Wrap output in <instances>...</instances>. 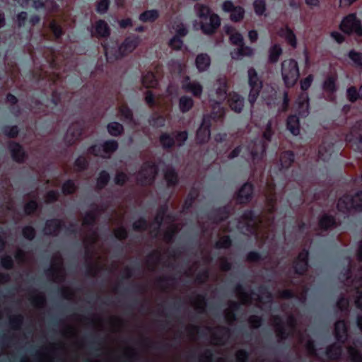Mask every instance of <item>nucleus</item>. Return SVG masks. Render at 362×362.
<instances>
[{"label":"nucleus","mask_w":362,"mask_h":362,"mask_svg":"<svg viewBox=\"0 0 362 362\" xmlns=\"http://www.w3.org/2000/svg\"><path fill=\"white\" fill-rule=\"evenodd\" d=\"M28 298L35 308H42L45 306L46 298L42 292H37L35 289L30 290L28 293Z\"/></svg>","instance_id":"58836bf2"},{"label":"nucleus","mask_w":362,"mask_h":362,"mask_svg":"<svg viewBox=\"0 0 362 362\" xmlns=\"http://www.w3.org/2000/svg\"><path fill=\"white\" fill-rule=\"evenodd\" d=\"M276 160L281 170H287L293 165L295 162V154L290 150L283 151L278 153Z\"/></svg>","instance_id":"2f4dec72"},{"label":"nucleus","mask_w":362,"mask_h":362,"mask_svg":"<svg viewBox=\"0 0 362 362\" xmlns=\"http://www.w3.org/2000/svg\"><path fill=\"white\" fill-rule=\"evenodd\" d=\"M61 228L62 223L59 220H48L45 223L44 233L45 235L56 236L59 233Z\"/></svg>","instance_id":"8fccbe9b"},{"label":"nucleus","mask_w":362,"mask_h":362,"mask_svg":"<svg viewBox=\"0 0 362 362\" xmlns=\"http://www.w3.org/2000/svg\"><path fill=\"white\" fill-rule=\"evenodd\" d=\"M98 234L96 231H90L83 237V243L85 247V259L87 264V273L89 276L95 277L103 269H106L107 261V252L103 251L101 255L91 251L93 245L98 241Z\"/></svg>","instance_id":"f257e3e1"},{"label":"nucleus","mask_w":362,"mask_h":362,"mask_svg":"<svg viewBox=\"0 0 362 362\" xmlns=\"http://www.w3.org/2000/svg\"><path fill=\"white\" fill-rule=\"evenodd\" d=\"M265 197V209L269 214H274L276 211L277 198L276 185L272 180H267L263 190Z\"/></svg>","instance_id":"a211bd4d"},{"label":"nucleus","mask_w":362,"mask_h":362,"mask_svg":"<svg viewBox=\"0 0 362 362\" xmlns=\"http://www.w3.org/2000/svg\"><path fill=\"white\" fill-rule=\"evenodd\" d=\"M279 35L284 38L291 49H295L297 47V39L293 30L288 26L286 25L284 28H281L279 32Z\"/></svg>","instance_id":"4c0bfd02"},{"label":"nucleus","mask_w":362,"mask_h":362,"mask_svg":"<svg viewBox=\"0 0 362 362\" xmlns=\"http://www.w3.org/2000/svg\"><path fill=\"white\" fill-rule=\"evenodd\" d=\"M210 113L204 114L202 119L208 121L212 125V122L215 123H220L223 124L225 121L226 110L224 107L221 106V103L217 100H213L210 103Z\"/></svg>","instance_id":"dca6fc26"},{"label":"nucleus","mask_w":362,"mask_h":362,"mask_svg":"<svg viewBox=\"0 0 362 362\" xmlns=\"http://www.w3.org/2000/svg\"><path fill=\"white\" fill-rule=\"evenodd\" d=\"M107 322L111 332H119L123 328L124 323L122 320L117 316L112 315L109 317Z\"/></svg>","instance_id":"13d9d810"},{"label":"nucleus","mask_w":362,"mask_h":362,"mask_svg":"<svg viewBox=\"0 0 362 362\" xmlns=\"http://www.w3.org/2000/svg\"><path fill=\"white\" fill-rule=\"evenodd\" d=\"M235 52L238 58L245 57H250L255 54V50L252 47L245 45V42L238 46Z\"/></svg>","instance_id":"e2e57ef3"},{"label":"nucleus","mask_w":362,"mask_h":362,"mask_svg":"<svg viewBox=\"0 0 362 362\" xmlns=\"http://www.w3.org/2000/svg\"><path fill=\"white\" fill-rule=\"evenodd\" d=\"M194 8L199 18V26L202 33L208 36L216 34L221 24L220 16L204 4L197 3Z\"/></svg>","instance_id":"7ed1b4c3"},{"label":"nucleus","mask_w":362,"mask_h":362,"mask_svg":"<svg viewBox=\"0 0 362 362\" xmlns=\"http://www.w3.org/2000/svg\"><path fill=\"white\" fill-rule=\"evenodd\" d=\"M254 187L249 182L244 183L235 193L237 204L245 205L250 203L253 197Z\"/></svg>","instance_id":"bb28decb"},{"label":"nucleus","mask_w":362,"mask_h":362,"mask_svg":"<svg viewBox=\"0 0 362 362\" xmlns=\"http://www.w3.org/2000/svg\"><path fill=\"white\" fill-rule=\"evenodd\" d=\"M193 308L199 313H204L206 306L205 298L202 295H197L190 300Z\"/></svg>","instance_id":"4d7b16f0"},{"label":"nucleus","mask_w":362,"mask_h":362,"mask_svg":"<svg viewBox=\"0 0 362 362\" xmlns=\"http://www.w3.org/2000/svg\"><path fill=\"white\" fill-rule=\"evenodd\" d=\"M159 17V13L157 10H148L145 11L139 15V20L141 22H154Z\"/></svg>","instance_id":"680f3d73"},{"label":"nucleus","mask_w":362,"mask_h":362,"mask_svg":"<svg viewBox=\"0 0 362 362\" xmlns=\"http://www.w3.org/2000/svg\"><path fill=\"white\" fill-rule=\"evenodd\" d=\"M247 75L248 85L250 88L247 100L251 108H253L260 93L262 90L264 86L263 81L258 76L257 72L253 67L248 69Z\"/></svg>","instance_id":"9b49d317"},{"label":"nucleus","mask_w":362,"mask_h":362,"mask_svg":"<svg viewBox=\"0 0 362 362\" xmlns=\"http://www.w3.org/2000/svg\"><path fill=\"white\" fill-rule=\"evenodd\" d=\"M296 111L299 117H306L309 115V98L306 92H302L298 97Z\"/></svg>","instance_id":"f704fd0d"},{"label":"nucleus","mask_w":362,"mask_h":362,"mask_svg":"<svg viewBox=\"0 0 362 362\" xmlns=\"http://www.w3.org/2000/svg\"><path fill=\"white\" fill-rule=\"evenodd\" d=\"M108 133L115 137L120 136L124 134V129L122 124L117 122H112L107 125Z\"/></svg>","instance_id":"bf43d9fd"},{"label":"nucleus","mask_w":362,"mask_h":362,"mask_svg":"<svg viewBox=\"0 0 362 362\" xmlns=\"http://www.w3.org/2000/svg\"><path fill=\"white\" fill-rule=\"evenodd\" d=\"M281 72L286 88H293L300 76L298 62L294 59L284 60L281 64Z\"/></svg>","instance_id":"0eeeda50"},{"label":"nucleus","mask_w":362,"mask_h":362,"mask_svg":"<svg viewBox=\"0 0 362 362\" xmlns=\"http://www.w3.org/2000/svg\"><path fill=\"white\" fill-rule=\"evenodd\" d=\"M189 76H185L182 81V88L187 93H191L196 98H201L203 87L199 82L189 81Z\"/></svg>","instance_id":"c756f323"},{"label":"nucleus","mask_w":362,"mask_h":362,"mask_svg":"<svg viewBox=\"0 0 362 362\" xmlns=\"http://www.w3.org/2000/svg\"><path fill=\"white\" fill-rule=\"evenodd\" d=\"M14 257L18 264H33L35 262L34 254L32 251L25 252L21 248L16 250Z\"/></svg>","instance_id":"79ce46f5"},{"label":"nucleus","mask_w":362,"mask_h":362,"mask_svg":"<svg viewBox=\"0 0 362 362\" xmlns=\"http://www.w3.org/2000/svg\"><path fill=\"white\" fill-rule=\"evenodd\" d=\"M164 179L168 187L175 186L179 181L177 173L171 166H167L164 170Z\"/></svg>","instance_id":"3c124183"},{"label":"nucleus","mask_w":362,"mask_h":362,"mask_svg":"<svg viewBox=\"0 0 362 362\" xmlns=\"http://www.w3.org/2000/svg\"><path fill=\"white\" fill-rule=\"evenodd\" d=\"M182 37L173 35L168 42V47L173 51H180L182 49L184 42Z\"/></svg>","instance_id":"774afa93"},{"label":"nucleus","mask_w":362,"mask_h":362,"mask_svg":"<svg viewBox=\"0 0 362 362\" xmlns=\"http://www.w3.org/2000/svg\"><path fill=\"white\" fill-rule=\"evenodd\" d=\"M283 50L279 44L272 45L268 49V57L267 63L269 65H274L278 62L280 57L282 55Z\"/></svg>","instance_id":"37998d69"},{"label":"nucleus","mask_w":362,"mask_h":362,"mask_svg":"<svg viewBox=\"0 0 362 362\" xmlns=\"http://www.w3.org/2000/svg\"><path fill=\"white\" fill-rule=\"evenodd\" d=\"M337 209L344 214L350 213L352 210L361 211L362 191H358L354 196H351L348 193L344 194L337 199Z\"/></svg>","instance_id":"6e6552de"},{"label":"nucleus","mask_w":362,"mask_h":362,"mask_svg":"<svg viewBox=\"0 0 362 362\" xmlns=\"http://www.w3.org/2000/svg\"><path fill=\"white\" fill-rule=\"evenodd\" d=\"M268 146L262 143L260 141L257 143L255 141H251L247 146L250 158L253 164H256L262 160L266 156V151Z\"/></svg>","instance_id":"b1692460"},{"label":"nucleus","mask_w":362,"mask_h":362,"mask_svg":"<svg viewBox=\"0 0 362 362\" xmlns=\"http://www.w3.org/2000/svg\"><path fill=\"white\" fill-rule=\"evenodd\" d=\"M8 147L11 156L16 162L19 163L25 162L27 155L24 151L23 146L19 143L11 141L8 144Z\"/></svg>","instance_id":"e433bc0d"},{"label":"nucleus","mask_w":362,"mask_h":362,"mask_svg":"<svg viewBox=\"0 0 362 362\" xmlns=\"http://www.w3.org/2000/svg\"><path fill=\"white\" fill-rule=\"evenodd\" d=\"M211 124L208 121L206 122L202 119V122L195 135V142L197 144L202 145L209 141L211 139Z\"/></svg>","instance_id":"c85d7f7f"},{"label":"nucleus","mask_w":362,"mask_h":362,"mask_svg":"<svg viewBox=\"0 0 362 362\" xmlns=\"http://www.w3.org/2000/svg\"><path fill=\"white\" fill-rule=\"evenodd\" d=\"M117 116L122 120L129 122H132L134 119L133 112L126 103H122L118 106Z\"/></svg>","instance_id":"5fc2aeb1"},{"label":"nucleus","mask_w":362,"mask_h":362,"mask_svg":"<svg viewBox=\"0 0 362 362\" xmlns=\"http://www.w3.org/2000/svg\"><path fill=\"white\" fill-rule=\"evenodd\" d=\"M223 30L229 37V42L232 45L237 47L244 42L243 36L236 30V28L231 25H226L223 27Z\"/></svg>","instance_id":"c9c22d12"},{"label":"nucleus","mask_w":362,"mask_h":362,"mask_svg":"<svg viewBox=\"0 0 362 362\" xmlns=\"http://www.w3.org/2000/svg\"><path fill=\"white\" fill-rule=\"evenodd\" d=\"M210 332V342L213 345H223L229 339L230 329L223 326H216L213 329H209Z\"/></svg>","instance_id":"412c9836"},{"label":"nucleus","mask_w":362,"mask_h":362,"mask_svg":"<svg viewBox=\"0 0 362 362\" xmlns=\"http://www.w3.org/2000/svg\"><path fill=\"white\" fill-rule=\"evenodd\" d=\"M57 52L52 47H45L42 50V57L45 59L52 69H58L59 66L57 59L59 56Z\"/></svg>","instance_id":"c03bdc74"},{"label":"nucleus","mask_w":362,"mask_h":362,"mask_svg":"<svg viewBox=\"0 0 362 362\" xmlns=\"http://www.w3.org/2000/svg\"><path fill=\"white\" fill-rule=\"evenodd\" d=\"M336 218L330 214L324 213L318 217L317 228L322 231L333 230L339 226Z\"/></svg>","instance_id":"7c9ffc66"},{"label":"nucleus","mask_w":362,"mask_h":362,"mask_svg":"<svg viewBox=\"0 0 362 362\" xmlns=\"http://www.w3.org/2000/svg\"><path fill=\"white\" fill-rule=\"evenodd\" d=\"M334 334L339 341L344 342L348 336V327L344 320H338L334 324Z\"/></svg>","instance_id":"a18cd8bd"},{"label":"nucleus","mask_w":362,"mask_h":362,"mask_svg":"<svg viewBox=\"0 0 362 362\" xmlns=\"http://www.w3.org/2000/svg\"><path fill=\"white\" fill-rule=\"evenodd\" d=\"M348 358L350 362H362V354L352 346L347 347Z\"/></svg>","instance_id":"338daca9"},{"label":"nucleus","mask_w":362,"mask_h":362,"mask_svg":"<svg viewBox=\"0 0 362 362\" xmlns=\"http://www.w3.org/2000/svg\"><path fill=\"white\" fill-rule=\"evenodd\" d=\"M216 94L218 97L226 95L229 88L228 81L226 76H221L216 80Z\"/></svg>","instance_id":"603ef678"},{"label":"nucleus","mask_w":362,"mask_h":362,"mask_svg":"<svg viewBox=\"0 0 362 362\" xmlns=\"http://www.w3.org/2000/svg\"><path fill=\"white\" fill-rule=\"evenodd\" d=\"M38 199V193L37 191H33L30 193H28L24 199L26 201V203L24 205V212L27 215L33 214L37 209L39 208V205L37 203Z\"/></svg>","instance_id":"473e14b6"},{"label":"nucleus","mask_w":362,"mask_h":362,"mask_svg":"<svg viewBox=\"0 0 362 362\" xmlns=\"http://www.w3.org/2000/svg\"><path fill=\"white\" fill-rule=\"evenodd\" d=\"M327 356L330 361L338 360L341 355V347L337 344L329 346L326 351Z\"/></svg>","instance_id":"6e6d98bb"},{"label":"nucleus","mask_w":362,"mask_h":362,"mask_svg":"<svg viewBox=\"0 0 362 362\" xmlns=\"http://www.w3.org/2000/svg\"><path fill=\"white\" fill-rule=\"evenodd\" d=\"M69 321L78 326H86L90 322L93 329L102 331L104 329L103 319L98 315H93L90 318L79 314H74L69 316Z\"/></svg>","instance_id":"f3484780"},{"label":"nucleus","mask_w":362,"mask_h":362,"mask_svg":"<svg viewBox=\"0 0 362 362\" xmlns=\"http://www.w3.org/2000/svg\"><path fill=\"white\" fill-rule=\"evenodd\" d=\"M344 139L350 147L362 153V120L355 122L349 132L345 134Z\"/></svg>","instance_id":"2eb2a0df"},{"label":"nucleus","mask_w":362,"mask_h":362,"mask_svg":"<svg viewBox=\"0 0 362 362\" xmlns=\"http://www.w3.org/2000/svg\"><path fill=\"white\" fill-rule=\"evenodd\" d=\"M47 278L55 283H62L65 280V270L63 258L59 252L52 255L49 268L47 271Z\"/></svg>","instance_id":"ddd939ff"},{"label":"nucleus","mask_w":362,"mask_h":362,"mask_svg":"<svg viewBox=\"0 0 362 362\" xmlns=\"http://www.w3.org/2000/svg\"><path fill=\"white\" fill-rule=\"evenodd\" d=\"M187 138L188 133L185 130L175 131L172 134L163 132L159 136V142L164 150L171 151L175 146H182L187 140Z\"/></svg>","instance_id":"1a4fd4ad"},{"label":"nucleus","mask_w":362,"mask_h":362,"mask_svg":"<svg viewBox=\"0 0 362 362\" xmlns=\"http://www.w3.org/2000/svg\"><path fill=\"white\" fill-rule=\"evenodd\" d=\"M158 173V168L153 161L144 162L136 174V182L141 186L153 185Z\"/></svg>","instance_id":"f8f14e48"},{"label":"nucleus","mask_w":362,"mask_h":362,"mask_svg":"<svg viewBox=\"0 0 362 362\" xmlns=\"http://www.w3.org/2000/svg\"><path fill=\"white\" fill-rule=\"evenodd\" d=\"M160 259V252L158 250H153L147 256L144 262V268L150 272L154 271L158 265Z\"/></svg>","instance_id":"a19ab883"},{"label":"nucleus","mask_w":362,"mask_h":362,"mask_svg":"<svg viewBox=\"0 0 362 362\" xmlns=\"http://www.w3.org/2000/svg\"><path fill=\"white\" fill-rule=\"evenodd\" d=\"M211 65V58L206 53H201L195 58V66L199 72H204L209 69Z\"/></svg>","instance_id":"de8ad7c7"},{"label":"nucleus","mask_w":362,"mask_h":362,"mask_svg":"<svg viewBox=\"0 0 362 362\" xmlns=\"http://www.w3.org/2000/svg\"><path fill=\"white\" fill-rule=\"evenodd\" d=\"M239 305L237 302L228 301V307L224 310V317L228 325H232L235 321L234 311L238 310Z\"/></svg>","instance_id":"864d4df0"},{"label":"nucleus","mask_w":362,"mask_h":362,"mask_svg":"<svg viewBox=\"0 0 362 362\" xmlns=\"http://www.w3.org/2000/svg\"><path fill=\"white\" fill-rule=\"evenodd\" d=\"M104 211L105 209H99L98 206H96L95 208H93L90 211L86 214L83 219L82 225L83 226L94 225L98 216L102 214Z\"/></svg>","instance_id":"49530a36"},{"label":"nucleus","mask_w":362,"mask_h":362,"mask_svg":"<svg viewBox=\"0 0 362 362\" xmlns=\"http://www.w3.org/2000/svg\"><path fill=\"white\" fill-rule=\"evenodd\" d=\"M77 189V186L71 180H66L63 183L62 186V191L64 196L74 194L76 192Z\"/></svg>","instance_id":"69168bd1"},{"label":"nucleus","mask_w":362,"mask_h":362,"mask_svg":"<svg viewBox=\"0 0 362 362\" xmlns=\"http://www.w3.org/2000/svg\"><path fill=\"white\" fill-rule=\"evenodd\" d=\"M269 323L273 327L279 342L286 339L290 332H294L296 327V320L292 315H288L286 319V324L289 328L288 333L285 332L283 321L279 316L271 315Z\"/></svg>","instance_id":"9d476101"},{"label":"nucleus","mask_w":362,"mask_h":362,"mask_svg":"<svg viewBox=\"0 0 362 362\" xmlns=\"http://www.w3.org/2000/svg\"><path fill=\"white\" fill-rule=\"evenodd\" d=\"M141 40L138 35L127 37L119 47L120 53L127 54L132 52L139 45Z\"/></svg>","instance_id":"72a5a7b5"},{"label":"nucleus","mask_w":362,"mask_h":362,"mask_svg":"<svg viewBox=\"0 0 362 362\" xmlns=\"http://www.w3.org/2000/svg\"><path fill=\"white\" fill-rule=\"evenodd\" d=\"M321 88L325 100L330 102L336 100V93L339 89V76L334 69L329 70L324 74Z\"/></svg>","instance_id":"423d86ee"},{"label":"nucleus","mask_w":362,"mask_h":362,"mask_svg":"<svg viewBox=\"0 0 362 362\" xmlns=\"http://www.w3.org/2000/svg\"><path fill=\"white\" fill-rule=\"evenodd\" d=\"M263 221L264 215L255 216L252 211H247L239 218L238 225L243 228H245L250 234L257 235Z\"/></svg>","instance_id":"4468645a"},{"label":"nucleus","mask_w":362,"mask_h":362,"mask_svg":"<svg viewBox=\"0 0 362 362\" xmlns=\"http://www.w3.org/2000/svg\"><path fill=\"white\" fill-rule=\"evenodd\" d=\"M286 129L293 135L298 136L300 134V124L299 117L296 115H289L286 120Z\"/></svg>","instance_id":"ea45409f"},{"label":"nucleus","mask_w":362,"mask_h":362,"mask_svg":"<svg viewBox=\"0 0 362 362\" xmlns=\"http://www.w3.org/2000/svg\"><path fill=\"white\" fill-rule=\"evenodd\" d=\"M226 103L229 109L236 114H240L245 107V98L237 92L231 91L226 94Z\"/></svg>","instance_id":"5701e85b"},{"label":"nucleus","mask_w":362,"mask_h":362,"mask_svg":"<svg viewBox=\"0 0 362 362\" xmlns=\"http://www.w3.org/2000/svg\"><path fill=\"white\" fill-rule=\"evenodd\" d=\"M235 296L241 304L249 305L251 303L250 296L244 291L243 286L240 284H238L235 288Z\"/></svg>","instance_id":"052dcab7"},{"label":"nucleus","mask_w":362,"mask_h":362,"mask_svg":"<svg viewBox=\"0 0 362 362\" xmlns=\"http://www.w3.org/2000/svg\"><path fill=\"white\" fill-rule=\"evenodd\" d=\"M167 211L166 206H160L157 210L154 221L157 223L158 228L163 224L167 226L163 233V240L165 243L170 244L173 241L174 236L182 228L183 224L175 223V218L167 214Z\"/></svg>","instance_id":"20e7f679"},{"label":"nucleus","mask_w":362,"mask_h":362,"mask_svg":"<svg viewBox=\"0 0 362 362\" xmlns=\"http://www.w3.org/2000/svg\"><path fill=\"white\" fill-rule=\"evenodd\" d=\"M222 10L229 13L231 22L238 23L242 22L245 16V8L240 5H235L232 1L226 0L221 4Z\"/></svg>","instance_id":"6ab92c4d"},{"label":"nucleus","mask_w":362,"mask_h":362,"mask_svg":"<svg viewBox=\"0 0 362 362\" xmlns=\"http://www.w3.org/2000/svg\"><path fill=\"white\" fill-rule=\"evenodd\" d=\"M102 146V158H110L112 155L118 149L119 144L115 140H108L103 142Z\"/></svg>","instance_id":"09e8293b"},{"label":"nucleus","mask_w":362,"mask_h":362,"mask_svg":"<svg viewBox=\"0 0 362 362\" xmlns=\"http://www.w3.org/2000/svg\"><path fill=\"white\" fill-rule=\"evenodd\" d=\"M92 37L98 40H107L111 34V30L105 20L99 19L96 21L90 30Z\"/></svg>","instance_id":"393cba45"},{"label":"nucleus","mask_w":362,"mask_h":362,"mask_svg":"<svg viewBox=\"0 0 362 362\" xmlns=\"http://www.w3.org/2000/svg\"><path fill=\"white\" fill-rule=\"evenodd\" d=\"M83 129L77 124H73L68 129L64 141L67 146H72L78 144L85 136L83 135Z\"/></svg>","instance_id":"cd10ccee"},{"label":"nucleus","mask_w":362,"mask_h":362,"mask_svg":"<svg viewBox=\"0 0 362 362\" xmlns=\"http://www.w3.org/2000/svg\"><path fill=\"white\" fill-rule=\"evenodd\" d=\"M308 256V251L305 249H303L293 259L292 266L295 274L298 275H303L308 272L309 267Z\"/></svg>","instance_id":"a878e982"},{"label":"nucleus","mask_w":362,"mask_h":362,"mask_svg":"<svg viewBox=\"0 0 362 362\" xmlns=\"http://www.w3.org/2000/svg\"><path fill=\"white\" fill-rule=\"evenodd\" d=\"M339 29L348 36H353L357 43H362V23L355 13L345 16L339 25Z\"/></svg>","instance_id":"39448f33"},{"label":"nucleus","mask_w":362,"mask_h":362,"mask_svg":"<svg viewBox=\"0 0 362 362\" xmlns=\"http://www.w3.org/2000/svg\"><path fill=\"white\" fill-rule=\"evenodd\" d=\"M278 129V119L276 117L269 119L261 129L260 141L268 146Z\"/></svg>","instance_id":"aec40b11"},{"label":"nucleus","mask_w":362,"mask_h":362,"mask_svg":"<svg viewBox=\"0 0 362 362\" xmlns=\"http://www.w3.org/2000/svg\"><path fill=\"white\" fill-rule=\"evenodd\" d=\"M159 79L151 71L143 73L141 77V83L144 88L148 89L144 92V101L150 108L157 107L163 108L164 110L170 112L173 108V101L163 95L155 96L149 89L159 88Z\"/></svg>","instance_id":"f03ea898"},{"label":"nucleus","mask_w":362,"mask_h":362,"mask_svg":"<svg viewBox=\"0 0 362 362\" xmlns=\"http://www.w3.org/2000/svg\"><path fill=\"white\" fill-rule=\"evenodd\" d=\"M194 106V101L190 97L182 96L179 100V107L182 113L189 111Z\"/></svg>","instance_id":"0e129e2a"},{"label":"nucleus","mask_w":362,"mask_h":362,"mask_svg":"<svg viewBox=\"0 0 362 362\" xmlns=\"http://www.w3.org/2000/svg\"><path fill=\"white\" fill-rule=\"evenodd\" d=\"M308 288L305 286H298L294 291L290 289L279 290L276 293V297L281 300L291 299L293 297L298 298L302 303L306 300Z\"/></svg>","instance_id":"4be33fe9"}]
</instances>
